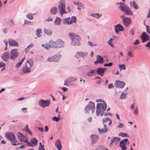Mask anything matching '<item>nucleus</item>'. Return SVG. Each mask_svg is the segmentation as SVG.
Wrapping results in <instances>:
<instances>
[{"label":"nucleus","instance_id":"16","mask_svg":"<svg viewBox=\"0 0 150 150\" xmlns=\"http://www.w3.org/2000/svg\"><path fill=\"white\" fill-rule=\"evenodd\" d=\"M9 58V53L8 51L5 52L1 57V58L5 62H7Z\"/></svg>","mask_w":150,"mask_h":150},{"label":"nucleus","instance_id":"25","mask_svg":"<svg viewBox=\"0 0 150 150\" xmlns=\"http://www.w3.org/2000/svg\"><path fill=\"white\" fill-rule=\"evenodd\" d=\"M58 13L57 8L56 7H54L51 8L50 10V13L52 15H56Z\"/></svg>","mask_w":150,"mask_h":150},{"label":"nucleus","instance_id":"33","mask_svg":"<svg viewBox=\"0 0 150 150\" xmlns=\"http://www.w3.org/2000/svg\"><path fill=\"white\" fill-rule=\"evenodd\" d=\"M96 73V70H92L90 72H88L87 75L88 76L91 77L93 76V74Z\"/></svg>","mask_w":150,"mask_h":150},{"label":"nucleus","instance_id":"5","mask_svg":"<svg viewBox=\"0 0 150 150\" xmlns=\"http://www.w3.org/2000/svg\"><path fill=\"white\" fill-rule=\"evenodd\" d=\"M117 5H120V6L118 7V8L125 13L128 15H132V12L129 8L125 5L123 2H120V3H118Z\"/></svg>","mask_w":150,"mask_h":150},{"label":"nucleus","instance_id":"38","mask_svg":"<svg viewBox=\"0 0 150 150\" xmlns=\"http://www.w3.org/2000/svg\"><path fill=\"white\" fill-rule=\"evenodd\" d=\"M31 142L32 144H34L35 146H36L37 145V141L35 138H33L31 140Z\"/></svg>","mask_w":150,"mask_h":150},{"label":"nucleus","instance_id":"54","mask_svg":"<svg viewBox=\"0 0 150 150\" xmlns=\"http://www.w3.org/2000/svg\"><path fill=\"white\" fill-rule=\"evenodd\" d=\"M61 88L63 90L64 92H67L68 90V88L64 87H62Z\"/></svg>","mask_w":150,"mask_h":150},{"label":"nucleus","instance_id":"17","mask_svg":"<svg viewBox=\"0 0 150 150\" xmlns=\"http://www.w3.org/2000/svg\"><path fill=\"white\" fill-rule=\"evenodd\" d=\"M17 135L19 140L21 142H24L25 140L28 139L26 135H25L21 133L20 132L17 133Z\"/></svg>","mask_w":150,"mask_h":150},{"label":"nucleus","instance_id":"21","mask_svg":"<svg viewBox=\"0 0 150 150\" xmlns=\"http://www.w3.org/2000/svg\"><path fill=\"white\" fill-rule=\"evenodd\" d=\"M105 69V68H103L101 67H100L97 69V72L98 74L101 76H103L104 75Z\"/></svg>","mask_w":150,"mask_h":150},{"label":"nucleus","instance_id":"28","mask_svg":"<svg viewBox=\"0 0 150 150\" xmlns=\"http://www.w3.org/2000/svg\"><path fill=\"white\" fill-rule=\"evenodd\" d=\"M130 5L132 7L134 8L135 9H137L139 8V7L134 1L130 2Z\"/></svg>","mask_w":150,"mask_h":150},{"label":"nucleus","instance_id":"46","mask_svg":"<svg viewBox=\"0 0 150 150\" xmlns=\"http://www.w3.org/2000/svg\"><path fill=\"white\" fill-rule=\"evenodd\" d=\"M26 132L30 135H32V133L31 132L30 130V129L29 128H27L26 129Z\"/></svg>","mask_w":150,"mask_h":150},{"label":"nucleus","instance_id":"13","mask_svg":"<svg viewBox=\"0 0 150 150\" xmlns=\"http://www.w3.org/2000/svg\"><path fill=\"white\" fill-rule=\"evenodd\" d=\"M58 7L59 12L61 15H62L63 13H66L67 12L65 10V5L64 4L60 3L58 6Z\"/></svg>","mask_w":150,"mask_h":150},{"label":"nucleus","instance_id":"53","mask_svg":"<svg viewBox=\"0 0 150 150\" xmlns=\"http://www.w3.org/2000/svg\"><path fill=\"white\" fill-rule=\"evenodd\" d=\"M127 55L129 56L130 57H133V55L132 54V52L130 51L128 52Z\"/></svg>","mask_w":150,"mask_h":150},{"label":"nucleus","instance_id":"2","mask_svg":"<svg viewBox=\"0 0 150 150\" xmlns=\"http://www.w3.org/2000/svg\"><path fill=\"white\" fill-rule=\"evenodd\" d=\"M68 36L71 40V44L72 45L79 46L81 45V43L79 42L81 40V39L79 35L73 33H69L68 34Z\"/></svg>","mask_w":150,"mask_h":150},{"label":"nucleus","instance_id":"55","mask_svg":"<svg viewBox=\"0 0 150 150\" xmlns=\"http://www.w3.org/2000/svg\"><path fill=\"white\" fill-rule=\"evenodd\" d=\"M114 142H115L114 137H112L111 139L110 143V145H111Z\"/></svg>","mask_w":150,"mask_h":150},{"label":"nucleus","instance_id":"60","mask_svg":"<svg viewBox=\"0 0 150 150\" xmlns=\"http://www.w3.org/2000/svg\"><path fill=\"white\" fill-rule=\"evenodd\" d=\"M37 128L39 131H41V132H44V130L43 128L40 127H38Z\"/></svg>","mask_w":150,"mask_h":150},{"label":"nucleus","instance_id":"63","mask_svg":"<svg viewBox=\"0 0 150 150\" xmlns=\"http://www.w3.org/2000/svg\"><path fill=\"white\" fill-rule=\"evenodd\" d=\"M88 45H89L91 47H92L93 46V44L92 42L91 41H88Z\"/></svg>","mask_w":150,"mask_h":150},{"label":"nucleus","instance_id":"49","mask_svg":"<svg viewBox=\"0 0 150 150\" xmlns=\"http://www.w3.org/2000/svg\"><path fill=\"white\" fill-rule=\"evenodd\" d=\"M94 16V17L97 18H99L101 16L100 15V14L98 13L95 14Z\"/></svg>","mask_w":150,"mask_h":150},{"label":"nucleus","instance_id":"48","mask_svg":"<svg viewBox=\"0 0 150 150\" xmlns=\"http://www.w3.org/2000/svg\"><path fill=\"white\" fill-rule=\"evenodd\" d=\"M24 142L26 143L27 144L28 146H30V145H30L31 144L30 143L28 142V138L27 139H26L24 141Z\"/></svg>","mask_w":150,"mask_h":150},{"label":"nucleus","instance_id":"64","mask_svg":"<svg viewBox=\"0 0 150 150\" xmlns=\"http://www.w3.org/2000/svg\"><path fill=\"white\" fill-rule=\"evenodd\" d=\"M40 146L42 148V150H45L44 148V145L42 144L40 142L39 143Z\"/></svg>","mask_w":150,"mask_h":150},{"label":"nucleus","instance_id":"43","mask_svg":"<svg viewBox=\"0 0 150 150\" xmlns=\"http://www.w3.org/2000/svg\"><path fill=\"white\" fill-rule=\"evenodd\" d=\"M115 142L116 144L117 143L120 141V138L117 137H114Z\"/></svg>","mask_w":150,"mask_h":150},{"label":"nucleus","instance_id":"41","mask_svg":"<svg viewBox=\"0 0 150 150\" xmlns=\"http://www.w3.org/2000/svg\"><path fill=\"white\" fill-rule=\"evenodd\" d=\"M60 119L58 117H57L56 116L53 117L52 118V120L53 121H55L56 122H58L59 120Z\"/></svg>","mask_w":150,"mask_h":150},{"label":"nucleus","instance_id":"1","mask_svg":"<svg viewBox=\"0 0 150 150\" xmlns=\"http://www.w3.org/2000/svg\"><path fill=\"white\" fill-rule=\"evenodd\" d=\"M33 64V61L30 59L27 61L25 66H23L20 70L21 75L30 73L31 71V68L32 67Z\"/></svg>","mask_w":150,"mask_h":150},{"label":"nucleus","instance_id":"59","mask_svg":"<svg viewBox=\"0 0 150 150\" xmlns=\"http://www.w3.org/2000/svg\"><path fill=\"white\" fill-rule=\"evenodd\" d=\"M130 32L132 34V35H133L134 33V29L132 28L130 31Z\"/></svg>","mask_w":150,"mask_h":150},{"label":"nucleus","instance_id":"34","mask_svg":"<svg viewBox=\"0 0 150 150\" xmlns=\"http://www.w3.org/2000/svg\"><path fill=\"white\" fill-rule=\"evenodd\" d=\"M36 35L38 37H40L41 36L42 30L40 29H38L36 30Z\"/></svg>","mask_w":150,"mask_h":150},{"label":"nucleus","instance_id":"36","mask_svg":"<svg viewBox=\"0 0 150 150\" xmlns=\"http://www.w3.org/2000/svg\"><path fill=\"white\" fill-rule=\"evenodd\" d=\"M127 93H124L123 92H122L120 96V99H125L126 98Z\"/></svg>","mask_w":150,"mask_h":150},{"label":"nucleus","instance_id":"15","mask_svg":"<svg viewBox=\"0 0 150 150\" xmlns=\"http://www.w3.org/2000/svg\"><path fill=\"white\" fill-rule=\"evenodd\" d=\"M143 42H145L149 40L150 37L146 32H143L140 36Z\"/></svg>","mask_w":150,"mask_h":150},{"label":"nucleus","instance_id":"24","mask_svg":"<svg viewBox=\"0 0 150 150\" xmlns=\"http://www.w3.org/2000/svg\"><path fill=\"white\" fill-rule=\"evenodd\" d=\"M108 122L109 123L108 124V125L109 126H110L112 123V121L111 120L109 119V117H107L102 120V122L103 124L107 123Z\"/></svg>","mask_w":150,"mask_h":150},{"label":"nucleus","instance_id":"23","mask_svg":"<svg viewBox=\"0 0 150 150\" xmlns=\"http://www.w3.org/2000/svg\"><path fill=\"white\" fill-rule=\"evenodd\" d=\"M55 146L58 150H61L62 149L61 141L59 139L57 140L55 142Z\"/></svg>","mask_w":150,"mask_h":150},{"label":"nucleus","instance_id":"61","mask_svg":"<svg viewBox=\"0 0 150 150\" xmlns=\"http://www.w3.org/2000/svg\"><path fill=\"white\" fill-rule=\"evenodd\" d=\"M30 22H31V21H27L26 20H25L24 24H28L30 23Z\"/></svg>","mask_w":150,"mask_h":150},{"label":"nucleus","instance_id":"12","mask_svg":"<svg viewBox=\"0 0 150 150\" xmlns=\"http://www.w3.org/2000/svg\"><path fill=\"white\" fill-rule=\"evenodd\" d=\"M114 30L116 34H118L120 31H123L124 28L120 24H118L114 26Z\"/></svg>","mask_w":150,"mask_h":150},{"label":"nucleus","instance_id":"37","mask_svg":"<svg viewBox=\"0 0 150 150\" xmlns=\"http://www.w3.org/2000/svg\"><path fill=\"white\" fill-rule=\"evenodd\" d=\"M76 17L75 16L71 17V20H69V23L70 24L73 23H76Z\"/></svg>","mask_w":150,"mask_h":150},{"label":"nucleus","instance_id":"27","mask_svg":"<svg viewBox=\"0 0 150 150\" xmlns=\"http://www.w3.org/2000/svg\"><path fill=\"white\" fill-rule=\"evenodd\" d=\"M61 19L60 18L57 17L54 22V24L56 25H59L61 23Z\"/></svg>","mask_w":150,"mask_h":150},{"label":"nucleus","instance_id":"29","mask_svg":"<svg viewBox=\"0 0 150 150\" xmlns=\"http://www.w3.org/2000/svg\"><path fill=\"white\" fill-rule=\"evenodd\" d=\"M44 32L45 34L51 36L52 35V31L50 29H44Z\"/></svg>","mask_w":150,"mask_h":150},{"label":"nucleus","instance_id":"44","mask_svg":"<svg viewBox=\"0 0 150 150\" xmlns=\"http://www.w3.org/2000/svg\"><path fill=\"white\" fill-rule=\"evenodd\" d=\"M33 43H31L30 45H28L27 47V48H25V50H26L27 49H30L31 48L33 47Z\"/></svg>","mask_w":150,"mask_h":150},{"label":"nucleus","instance_id":"57","mask_svg":"<svg viewBox=\"0 0 150 150\" xmlns=\"http://www.w3.org/2000/svg\"><path fill=\"white\" fill-rule=\"evenodd\" d=\"M27 108H23L21 109L22 111L24 112H27Z\"/></svg>","mask_w":150,"mask_h":150},{"label":"nucleus","instance_id":"47","mask_svg":"<svg viewBox=\"0 0 150 150\" xmlns=\"http://www.w3.org/2000/svg\"><path fill=\"white\" fill-rule=\"evenodd\" d=\"M22 63L21 62L19 61L18 62L16 65L15 67H16L18 68L19 67L21 64H22Z\"/></svg>","mask_w":150,"mask_h":150},{"label":"nucleus","instance_id":"30","mask_svg":"<svg viewBox=\"0 0 150 150\" xmlns=\"http://www.w3.org/2000/svg\"><path fill=\"white\" fill-rule=\"evenodd\" d=\"M77 79L74 77H70L67 79V83H70L73 81H75Z\"/></svg>","mask_w":150,"mask_h":150},{"label":"nucleus","instance_id":"56","mask_svg":"<svg viewBox=\"0 0 150 150\" xmlns=\"http://www.w3.org/2000/svg\"><path fill=\"white\" fill-rule=\"evenodd\" d=\"M96 101L97 102H102V103H105V101L101 99H99L97 100H96Z\"/></svg>","mask_w":150,"mask_h":150},{"label":"nucleus","instance_id":"8","mask_svg":"<svg viewBox=\"0 0 150 150\" xmlns=\"http://www.w3.org/2000/svg\"><path fill=\"white\" fill-rule=\"evenodd\" d=\"M62 55L59 53H57L52 57H50L47 59V61L50 62H58L59 59L61 58Z\"/></svg>","mask_w":150,"mask_h":150},{"label":"nucleus","instance_id":"9","mask_svg":"<svg viewBox=\"0 0 150 150\" xmlns=\"http://www.w3.org/2000/svg\"><path fill=\"white\" fill-rule=\"evenodd\" d=\"M19 53L17 49H12L10 52V58L11 59L15 60L18 55Z\"/></svg>","mask_w":150,"mask_h":150},{"label":"nucleus","instance_id":"26","mask_svg":"<svg viewBox=\"0 0 150 150\" xmlns=\"http://www.w3.org/2000/svg\"><path fill=\"white\" fill-rule=\"evenodd\" d=\"M70 17L67 18L62 20V23L63 24H70L69 23Z\"/></svg>","mask_w":150,"mask_h":150},{"label":"nucleus","instance_id":"18","mask_svg":"<svg viewBox=\"0 0 150 150\" xmlns=\"http://www.w3.org/2000/svg\"><path fill=\"white\" fill-rule=\"evenodd\" d=\"M98 136L96 134H91V136L92 145H93L97 141L98 139Z\"/></svg>","mask_w":150,"mask_h":150},{"label":"nucleus","instance_id":"3","mask_svg":"<svg viewBox=\"0 0 150 150\" xmlns=\"http://www.w3.org/2000/svg\"><path fill=\"white\" fill-rule=\"evenodd\" d=\"M50 45L54 48H59L64 47L65 46L64 42L60 39H58L55 41L51 40L50 41Z\"/></svg>","mask_w":150,"mask_h":150},{"label":"nucleus","instance_id":"4","mask_svg":"<svg viewBox=\"0 0 150 150\" xmlns=\"http://www.w3.org/2000/svg\"><path fill=\"white\" fill-rule=\"evenodd\" d=\"M106 108L107 105L105 103H98L96 105V115L97 116H99L100 115L102 116Z\"/></svg>","mask_w":150,"mask_h":150},{"label":"nucleus","instance_id":"31","mask_svg":"<svg viewBox=\"0 0 150 150\" xmlns=\"http://www.w3.org/2000/svg\"><path fill=\"white\" fill-rule=\"evenodd\" d=\"M97 60L99 63H102L103 62V58L100 55H97L96 56Z\"/></svg>","mask_w":150,"mask_h":150},{"label":"nucleus","instance_id":"45","mask_svg":"<svg viewBox=\"0 0 150 150\" xmlns=\"http://www.w3.org/2000/svg\"><path fill=\"white\" fill-rule=\"evenodd\" d=\"M112 62H110V63H107V64H106V63L104 64H103V66H104L110 67V66H112Z\"/></svg>","mask_w":150,"mask_h":150},{"label":"nucleus","instance_id":"10","mask_svg":"<svg viewBox=\"0 0 150 150\" xmlns=\"http://www.w3.org/2000/svg\"><path fill=\"white\" fill-rule=\"evenodd\" d=\"M127 143V145H128L129 143L128 139H124L120 142L119 146L122 150H125L127 149V147L125 146V145Z\"/></svg>","mask_w":150,"mask_h":150},{"label":"nucleus","instance_id":"39","mask_svg":"<svg viewBox=\"0 0 150 150\" xmlns=\"http://www.w3.org/2000/svg\"><path fill=\"white\" fill-rule=\"evenodd\" d=\"M119 68L121 70H122V69L125 70L126 69V66L124 64H122L121 65L119 64Z\"/></svg>","mask_w":150,"mask_h":150},{"label":"nucleus","instance_id":"52","mask_svg":"<svg viewBox=\"0 0 150 150\" xmlns=\"http://www.w3.org/2000/svg\"><path fill=\"white\" fill-rule=\"evenodd\" d=\"M5 66V64L3 62H0V67H4Z\"/></svg>","mask_w":150,"mask_h":150},{"label":"nucleus","instance_id":"51","mask_svg":"<svg viewBox=\"0 0 150 150\" xmlns=\"http://www.w3.org/2000/svg\"><path fill=\"white\" fill-rule=\"evenodd\" d=\"M119 125L117 127L118 128H122L124 126V125L123 124H121L119 122Z\"/></svg>","mask_w":150,"mask_h":150},{"label":"nucleus","instance_id":"50","mask_svg":"<svg viewBox=\"0 0 150 150\" xmlns=\"http://www.w3.org/2000/svg\"><path fill=\"white\" fill-rule=\"evenodd\" d=\"M140 43V41L137 39L135 41L134 43V44L136 45L137 44H139Z\"/></svg>","mask_w":150,"mask_h":150},{"label":"nucleus","instance_id":"20","mask_svg":"<svg viewBox=\"0 0 150 150\" xmlns=\"http://www.w3.org/2000/svg\"><path fill=\"white\" fill-rule=\"evenodd\" d=\"M9 45L10 46L18 47V43L16 40L9 39H8Z\"/></svg>","mask_w":150,"mask_h":150},{"label":"nucleus","instance_id":"32","mask_svg":"<svg viewBox=\"0 0 150 150\" xmlns=\"http://www.w3.org/2000/svg\"><path fill=\"white\" fill-rule=\"evenodd\" d=\"M98 131L101 133L105 132L108 130V129H104V128H101V129L100 128H98Z\"/></svg>","mask_w":150,"mask_h":150},{"label":"nucleus","instance_id":"40","mask_svg":"<svg viewBox=\"0 0 150 150\" xmlns=\"http://www.w3.org/2000/svg\"><path fill=\"white\" fill-rule=\"evenodd\" d=\"M26 17L30 20H32L33 19V14L31 13L27 14L26 15Z\"/></svg>","mask_w":150,"mask_h":150},{"label":"nucleus","instance_id":"62","mask_svg":"<svg viewBox=\"0 0 150 150\" xmlns=\"http://www.w3.org/2000/svg\"><path fill=\"white\" fill-rule=\"evenodd\" d=\"M138 110L137 109V107L134 110V114L136 115H137L138 114Z\"/></svg>","mask_w":150,"mask_h":150},{"label":"nucleus","instance_id":"11","mask_svg":"<svg viewBox=\"0 0 150 150\" xmlns=\"http://www.w3.org/2000/svg\"><path fill=\"white\" fill-rule=\"evenodd\" d=\"M39 105L41 107L44 108L48 106L50 104L49 100H40L39 101Z\"/></svg>","mask_w":150,"mask_h":150},{"label":"nucleus","instance_id":"19","mask_svg":"<svg viewBox=\"0 0 150 150\" xmlns=\"http://www.w3.org/2000/svg\"><path fill=\"white\" fill-rule=\"evenodd\" d=\"M123 23L126 27L129 26L131 23V19L129 17H126L122 19Z\"/></svg>","mask_w":150,"mask_h":150},{"label":"nucleus","instance_id":"6","mask_svg":"<svg viewBox=\"0 0 150 150\" xmlns=\"http://www.w3.org/2000/svg\"><path fill=\"white\" fill-rule=\"evenodd\" d=\"M5 136L7 139L10 141L11 142V144L14 146L22 144L21 143H19L16 141L14 134L12 132H10L6 133L5 134Z\"/></svg>","mask_w":150,"mask_h":150},{"label":"nucleus","instance_id":"7","mask_svg":"<svg viewBox=\"0 0 150 150\" xmlns=\"http://www.w3.org/2000/svg\"><path fill=\"white\" fill-rule=\"evenodd\" d=\"M95 110V105L92 101H90L85 108V113L87 114H89L91 112L93 113Z\"/></svg>","mask_w":150,"mask_h":150},{"label":"nucleus","instance_id":"58","mask_svg":"<svg viewBox=\"0 0 150 150\" xmlns=\"http://www.w3.org/2000/svg\"><path fill=\"white\" fill-rule=\"evenodd\" d=\"M87 121L91 123L92 122V118L91 117H89L87 119Z\"/></svg>","mask_w":150,"mask_h":150},{"label":"nucleus","instance_id":"35","mask_svg":"<svg viewBox=\"0 0 150 150\" xmlns=\"http://www.w3.org/2000/svg\"><path fill=\"white\" fill-rule=\"evenodd\" d=\"M50 41L48 45L47 44H42V46L46 49L48 50L49 48H52V47L50 46Z\"/></svg>","mask_w":150,"mask_h":150},{"label":"nucleus","instance_id":"42","mask_svg":"<svg viewBox=\"0 0 150 150\" xmlns=\"http://www.w3.org/2000/svg\"><path fill=\"white\" fill-rule=\"evenodd\" d=\"M119 135L123 137L124 136L127 137L128 135V134L127 133H124L123 132H120L119 133Z\"/></svg>","mask_w":150,"mask_h":150},{"label":"nucleus","instance_id":"22","mask_svg":"<svg viewBox=\"0 0 150 150\" xmlns=\"http://www.w3.org/2000/svg\"><path fill=\"white\" fill-rule=\"evenodd\" d=\"M116 86L120 88H122L125 85V83L124 81H122L117 80L116 81Z\"/></svg>","mask_w":150,"mask_h":150},{"label":"nucleus","instance_id":"14","mask_svg":"<svg viewBox=\"0 0 150 150\" xmlns=\"http://www.w3.org/2000/svg\"><path fill=\"white\" fill-rule=\"evenodd\" d=\"M87 55L88 53L87 52L84 53L82 52H77L75 54L74 57L77 59L79 58V57H82L83 59H84V57L87 56Z\"/></svg>","mask_w":150,"mask_h":150}]
</instances>
